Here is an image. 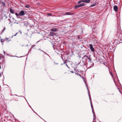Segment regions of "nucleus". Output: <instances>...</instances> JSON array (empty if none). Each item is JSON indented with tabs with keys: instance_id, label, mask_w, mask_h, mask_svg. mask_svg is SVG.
I'll return each instance as SVG.
<instances>
[{
	"instance_id": "obj_1",
	"label": "nucleus",
	"mask_w": 122,
	"mask_h": 122,
	"mask_svg": "<svg viewBox=\"0 0 122 122\" xmlns=\"http://www.w3.org/2000/svg\"><path fill=\"white\" fill-rule=\"evenodd\" d=\"M90 49L91 51L93 52H95V50L94 48L93 47V46L92 44H90Z\"/></svg>"
},
{
	"instance_id": "obj_2",
	"label": "nucleus",
	"mask_w": 122,
	"mask_h": 122,
	"mask_svg": "<svg viewBox=\"0 0 122 122\" xmlns=\"http://www.w3.org/2000/svg\"><path fill=\"white\" fill-rule=\"evenodd\" d=\"M20 15L23 16L25 14V12L23 10H21L19 12Z\"/></svg>"
},
{
	"instance_id": "obj_3",
	"label": "nucleus",
	"mask_w": 122,
	"mask_h": 122,
	"mask_svg": "<svg viewBox=\"0 0 122 122\" xmlns=\"http://www.w3.org/2000/svg\"><path fill=\"white\" fill-rule=\"evenodd\" d=\"M114 10L115 11H117L118 10V8L117 6L116 5H115L113 7Z\"/></svg>"
},
{
	"instance_id": "obj_4",
	"label": "nucleus",
	"mask_w": 122,
	"mask_h": 122,
	"mask_svg": "<svg viewBox=\"0 0 122 122\" xmlns=\"http://www.w3.org/2000/svg\"><path fill=\"white\" fill-rule=\"evenodd\" d=\"M97 5V2L96 1H95L94 3L92 5H91L89 7H92L96 5Z\"/></svg>"
},
{
	"instance_id": "obj_5",
	"label": "nucleus",
	"mask_w": 122,
	"mask_h": 122,
	"mask_svg": "<svg viewBox=\"0 0 122 122\" xmlns=\"http://www.w3.org/2000/svg\"><path fill=\"white\" fill-rule=\"evenodd\" d=\"M51 30L52 31H56L57 30L56 28H54L51 29Z\"/></svg>"
},
{
	"instance_id": "obj_6",
	"label": "nucleus",
	"mask_w": 122,
	"mask_h": 122,
	"mask_svg": "<svg viewBox=\"0 0 122 122\" xmlns=\"http://www.w3.org/2000/svg\"><path fill=\"white\" fill-rule=\"evenodd\" d=\"M76 72L75 73L76 74L80 76L81 77H82V76H81L80 75V74L78 72H79V71L78 70L76 71Z\"/></svg>"
},
{
	"instance_id": "obj_7",
	"label": "nucleus",
	"mask_w": 122,
	"mask_h": 122,
	"mask_svg": "<svg viewBox=\"0 0 122 122\" xmlns=\"http://www.w3.org/2000/svg\"><path fill=\"white\" fill-rule=\"evenodd\" d=\"M84 2H86L87 3H89L90 1V0H84Z\"/></svg>"
},
{
	"instance_id": "obj_8",
	"label": "nucleus",
	"mask_w": 122,
	"mask_h": 122,
	"mask_svg": "<svg viewBox=\"0 0 122 122\" xmlns=\"http://www.w3.org/2000/svg\"><path fill=\"white\" fill-rule=\"evenodd\" d=\"M10 12L12 14H13L14 13V10H12L10 8Z\"/></svg>"
},
{
	"instance_id": "obj_9",
	"label": "nucleus",
	"mask_w": 122,
	"mask_h": 122,
	"mask_svg": "<svg viewBox=\"0 0 122 122\" xmlns=\"http://www.w3.org/2000/svg\"><path fill=\"white\" fill-rule=\"evenodd\" d=\"M80 7H81L80 5H76L75 6V8H77Z\"/></svg>"
},
{
	"instance_id": "obj_10",
	"label": "nucleus",
	"mask_w": 122,
	"mask_h": 122,
	"mask_svg": "<svg viewBox=\"0 0 122 122\" xmlns=\"http://www.w3.org/2000/svg\"><path fill=\"white\" fill-rule=\"evenodd\" d=\"M67 15H72V14L69 12H66L65 13Z\"/></svg>"
},
{
	"instance_id": "obj_11",
	"label": "nucleus",
	"mask_w": 122,
	"mask_h": 122,
	"mask_svg": "<svg viewBox=\"0 0 122 122\" xmlns=\"http://www.w3.org/2000/svg\"><path fill=\"white\" fill-rule=\"evenodd\" d=\"M55 35V33L53 32H51L50 33V35L51 36H53Z\"/></svg>"
},
{
	"instance_id": "obj_12",
	"label": "nucleus",
	"mask_w": 122,
	"mask_h": 122,
	"mask_svg": "<svg viewBox=\"0 0 122 122\" xmlns=\"http://www.w3.org/2000/svg\"><path fill=\"white\" fill-rule=\"evenodd\" d=\"M80 6L81 7L84 6L85 5V4L84 3H81L80 4Z\"/></svg>"
},
{
	"instance_id": "obj_13",
	"label": "nucleus",
	"mask_w": 122,
	"mask_h": 122,
	"mask_svg": "<svg viewBox=\"0 0 122 122\" xmlns=\"http://www.w3.org/2000/svg\"><path fill=\"white\" fill-rule=\"evenodd\" d=\"M84 0H80L78 2V4H80V3H81L82 2H84Z\"/></svg>"
},
{
	"instance_id": "obj_14",
	"label": "nucleus",
	"mask_w": 122,
	"mask_h": 122,
	"mask_svg": "<svg viewBox=\"0 0 122 122\" xmlns=\"http://www.w3.org/2000/svg\"><path fill=\"white\" fill-rule=\"evenodd\" d=\"M90 102H91V107H92V110H93V107L92 105V103L91 101V100H90Z\"/></svg>"
},
{
	"instance_id": "obj_15",
	"label": "nucleus",
	"mask_w": 122,
	"mask_h": 122,
	"mask_svg": "<svg viewBox=\"0 0 122 122\" xmlns=\"http://www.w3.org/2000/svg\"><path fill=\"white\" fill-rule=\"evenodd\" d=\"M95 113H94L93 114V116H94V118H93V121H95V118H96V115L95 114H94Z\"/></svg>"
},
{
	"instance_id": "obj_16",
	"label": "nucleus",
	"mask_w": 122,
	"mask_h": 122,
	"mask_svg": "<svg viewBox=\"0 0 122 122\" xmlns=\"http://www.w3.org/2000/svg\"><path fill=\"white\" fill-rule=\"evenodd\" d=\"M30 6L29 5H27L25 6V7L26 8H29V7Z\"/></svg>"
},
{
	"instance_id": "obj_17",
	"label": "nucleus",
	"mask_w": 122,
	"mask_h": 122,
	"mask_svg": "<svg viewBox=\"0 0 122 122\" xmlns=\"http://www.w3.org/2000/svg\"><path fill=\"white\" fill-rule=\"evenodd\" d=\"M40 50L41 51H42L44 53H45V54H46V55H48V54H47L46 52H45L44 51H42V50H40Z\"/></svg>"
},
{
	"instance_id": "obj_18",
	"label": "nucleus",
	"mask_w": 122,
	"mask_h": 122,
	"mask_svg": "<svg viewBox=\"0 0 122 122\" xmlns=\"http://www.w3.org/2000/svg\"><path fill=\"white\" fill-rule=\"evenodd\" d=\"M15 15L17 16H20V14L19 13V14H18L17 13H16L15 14Z\"/></svg>"
},
{
	"instance_id": "obj_19",
	"label": "nucleus",
	"mask_w": 122,
	"mask_h": 122,
	"mask_svg": "<svg viewBox=\"0 0 122 122\" xmlns=\"http://www.w3.org/2000/svg\"><path fill=\"white\" fill-rule=\"evenodd\" d=\"M2 4L4 6H5V3L3 2H2Z\"/></svg>"
},
{
	"instance_id": "obj_20",
	"label": "nucleus",
	"mask_w": 122,
	"mask_h": 122,
	"mask_svg": "<svg viewBox=\"0 0 122 122\" xmlns=\"http://www.w3.org/2000/svg\"><path fill=\"white\" fill-rule=\"evenodd\" d=\"M52 15V14L51 13H49L48 14V15L49 16H51Z\"/></svg>"
},
{
	"instance_id": "obj_21",
	"label": "nucleus",
	"mask_w": 122,
	"mask_h": 122,
	"mask_svg": "<svg viewBox=\"0 0 122 122\" xmlns=\"http://www.w3.org/2000/svg\"><path fill=\"white\" fill-rule=\"evenodd\" d=\"M87 58L89 59V60L90 61H91V59L90 58L88 57H87Z\"/></svg>"
},
{
	"instance_id": "obj_22",
	"label": "nucleus",
	"mask_w": 122,
	"mask_h": 122,
	"mask_svg": "<svg viewBox=\"0 0 122 122\" xmlns=\"http://www.w3.org/2000/svg\"><path fill=\"white\" fill-rule=\"evenodd\" d=\"M35 46V45H32V46L31 47V48H33Z\"/></svg>"
},
{
	"instance_id": "obj_23",
	"label": "nucleus",
	"mask_w": 122,
	"mask_h": 122,
	"mask_svg": "<svg viewBox=\"0 0 122 122\" xmlns=\"http://www.w3.org/2000/svg\"><path fill=\"white\" fill-rule=\"evenodd\" d=\"M17 33H16V34L14 35V36H12V37L13 36H15L17 35Z\"/></svg>"
},
{
	"instance_id": "obj_24",
	"label": "nucleus",
	"mask_w": 122,
	"mask_h": 122,
	"mask_svg": "<svg viewBox=\"0 0 122 122\" xmlns=\"http://www.w3.org/2000/svg\"><path fill=\"white\" fill-rule=\"evenodd\" d=\"M5 39V40L6 41L8 40V38H7L6 37Z\"/></svg>"
},
{
	"instance_id": "obj_25",
	"label": "nucleus",
	"mask_w": 122,
	"mask_h": 122,
	"mask_svg": "<svg viewBox=\"0 0 122 122\" xmlns=\"http://www.w3.org/2000/svg\"><path fill=\"white\" fill-rule=\"evenodd\" d=\"M92 112H93V114H94V113H95L93 109V110H92Z\"/></svg>"
},
{
	"instance_id": "obj_26",
	"label": "nucleus",
	"mask_w": 122,
	"mask_h": 122,
	"mask_svg": "<svg viewBox=\"0 0 122 122\" xmlns=\"http://www.w3.org/2000/svg\"><path fill=\"white\" fill-rule=\"evenodd\" d=\"M1 42L2 43H3V41H2V39H1Z\"/></svg>"
},
{
	"instance_id": "obj_27",
	"label": "nucleus",
	"mask_w": 122,
	"mask_h": 122,
	"mask_svg": "<svg viewBox=\"0 0 122 122\" xmlns=\"http://www.w3.org/2000/svg\"><path fill=\"white\" fill-rule=\"evenodd\" d=\"M14 23H16V24H18V22H14Z\"/></svg>"
},
{
	"instance_id": "obj_28",
	"label": "nucleus",
	"mask_w": 122,
	"mask_h": 122,
	"mask_svg": "<svg viewBox=\"0 0 122 122\" xmlns=\"http://www.w3.org/2000/svg\"><path fill=\"white\" fill-rule=\"evenodd\" d=\"M4 31V30H2V33H3V31Z\"/></svg>"
},
{
	"instance_id": "obj_29",
	"label": "nucleus",
	"mask_w": 122,
	"mask_h": 122,
	"mask_svg": "<svg viewBox=\"0 0 122 122\" xmlns=\"http://www.w3.org/2000/svg\"><path fill=\"white\" fill-rule=\"evenodd\" d=\"M5 28H4V30H5Z\"/></svg>"
},
{
	"instance_id": "obj_30",
	"label": "nucleus",
	"mask_w": 122,
	"mask_h": 122,
	"mask_svg": "<svg viewBox=\"0 0 122 122\" xmlns=\"http://www.w3.org/2000/svg\"><path fill=\"white\" fill-rule=\"evenodd\" d=\"M81 78H83V76H82V77H81Z\"/></svg>"
},
{
	"instance_id": "obj_31",
	"label": "nucleus",
	"mask_w": 122,
	"mask_h": 122,
	"mask_svg": "<svg viewBox=\"0 0 122 122\" xmlns=\"http://www.w3.org/2000/svg\"><path fill=\"white\" fill-rule=\"evenodd\" d=\"M1 68V66L0 65V69Z\"/></svg>"
},
{
	"instance_id": "obj_32",
	"label": "nucleus",
	"mask_w": 122,
	"mask_h": 122,
	"mask_svg": "<svg viewBox=\"0 0 122 122\" xmlns=\"http://www.w3.org/2000/svg\"><path fill=\"white\" fill-rule=\"evenodd\" d=\"M28 46V45H26V46Z\"/></svg>"
},
{
	"instance_id": "obj_33",
	"label": "nucleus",
	"mask_w": 122,
	"mask_h": 122,
	"mask_svg": "<svg viewBox=\"0 0 122 122\" xmlns=\"http://www.w3.org/2000/svg\"><path fill=\"white\" fill-rule=\"evenodd\" d=\"M71 72L72 73H73V72H73V71H71Z\"/></svg>"
},
{
	"instance_id": "obj_34",
	"label": "nucleus",
	"mask_w": 122,
	"mask_h": 122,
	"mask_svg": "<svg viewBox=\"0 0 122 122\" xmlns=\"http://www.w3.org/2000/svg\"><path fill=\"white\" fill-rule=\"evenodd\" d=\"M35 113H36V114H37V113H36V112H35Z\"/></svg>"
},
{
	"instance_id": "obj_35",
	"label": "nucleus",
	"mask_w": 122,
	"mask_h": 122,
	"mask_svg": "<svg viewBox=\"0 0 122 122\" xmlns=\"http://www.w3.org/2000/svg\"><path fill=\"white\" fill-rule=\"evenodd\" d=\"M66 66H67V67L68 66H67V64H66Z\"/></svg>"
},
{
	"instance_id": "obj_36",
	"label": "nucleus",
	"mask_w": 122,
	"mask_h": 122,
	"mask_svg": "<svg viewBox=\"0 0 122 122\" xmlns=\"http://www.w3.org/2000/svg\"><path fill=\"white\" fill-rule=\"evenodd\" d=\"M111 75H112V73H111Z\"/></svg>"
}]
</instances>
